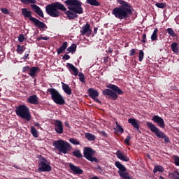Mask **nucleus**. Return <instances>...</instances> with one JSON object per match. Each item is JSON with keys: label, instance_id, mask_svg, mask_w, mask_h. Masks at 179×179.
Segmentation results:
<instances>
[{"label": "nucleus", "instance_id": "4be33fe9", "mask_svg": "<svg viewBox=\"0 0 179 179\" xmlns=\"http://www.w3.org/2000/svg\"><path fill=\"white\" fill-rule=\"evenodd\" d=\"M116 156H117V159H120V160H122V162H129V158L128 157L124 155V153H122L120 150L117 151Z\"/></svg>", "mask_w": 179, "mask_h": 179}, {"label": "nucleus", "instance_id": "bf43d9fd", "mask_svg": "<svg viewBox=\"0 0 179 179\" xmlns=\"http://www.w3.org/2000/svg\"><path fill=\"white\" fill-rule=\"evenodd\" d=\"M35 127H37L38 128H40V123H35L34 124Z\"/></svg>", "mask_w": 179, "mask_h": 179}, {"label": "nucleus", "instance_id": "a211bd4d", "mask_svg": "<svg viewBox=\"0 0 179 179\" xmlns=\"http://www.w3.org/2000/svg\"><path fill=\"white\" fill-rule=\"evenodd\" d=\"M66 67L69 71H71V73L72 75H73L74 76H78V75L79 74V71L76 67H75V66H73V64L71 63H67Z\"/></svg>", "mask_w": 179, "mask_h": 179}, {"label": "nucleus", "instance_id": "412c9836", "mask_svg": "<svg viewBox=\"0 0 179 179\" xmlns=\"http://www.w3.org/2000/svg\"><path fill=\"white\" fill-rule=\"evenodd\" d=\"M28 103H29V104H34V106H37V104H38V97L37 96V95L34 94V95H31L29 96L28 98Z\"/></svg>", "mask_w": 179, "mask_h": 179}, {"label": "nucleus", "instance_id": "cd10ccee", "mask_svg": "<svg viewBox=\"0 0 179 179\" xmlns=\"http://www.w3.org/2000/svg\"><path fill=\"white\" fill-rule=\"evenodd\" d=\"M85 138L86 139H87V141H90L91 142H94V141H96V136L90 133H86Z\"/></svg>", "mask_w": 179, "mask_h": 179}, {"label": "nucleus", "instance_id": "7ed1b4c3", "mask_svg": "<svg viewBox=\"0 0 179 179\" xmlns=\"http://www.w3.org/2000/svg\"><path fill=\"white\" fill-rule=\"evenodd\" d=\"M108 89L104 90L102 92L103 96H108V99L115 101L118 99V96L124 94V91L120 90V87L113 84H109L106 85Z\"/></svg>", "mask_w": 179, "mask_h": 179}, {"label": "nucleus", "instance_id": "f3484780", "mask_svg": "<svg viewBox=\"0 0 179 179\" xmlns=\"http://www.w3.org/2000/svg\"><path fill=\"white\" fill-rule=\"evenodd\" d=\"M40 72V67L38 66H32L29 69V72H28V75L31 76V78H36L37 74Z\"/></svg>", "mask_w": 179, "mask_h": 179}, {"label": "nucleus", "instance_id": "603ef678", "mask_svg": "<svg viewBox=\"0 0 179 179\" xmlns=\"http://www.w3.org/2000/svg\"><path fill=\"white\" fill-rule=\"evenodd\" d=\"M141 43H146V34H143L142 36Z\"/></svg>", "mask_w": 179, "mask_h": 179}, {"label": "nucleus", "instance_id": "6e6552de", "mask_svg": "<svg viewBox=\"0 0 179 179\" xmlns=\"http://www.w3.org/2000/svg\"><path fill=\"white\" fill-rule=\"evenodd\" d=\"M53 146L64 155L71 150V144L64 140H58L53 143Z\"/></svg>", "mask_w": 179, "mask_h": 179}, {"label": "nucleus", "instance_id": "37998d69", "mask_svg": "<svg viewBox=\"0 0 179 179\" xmlns=\"http://www.w3.org/2000/svg\"><path fill=\"white\" fill-rule=\"evenodd\" d=\"M18 41L19 43H23L24 41V35L23 34L19 35Z\"/></svg>", "mask_w": 179, "mask_h": 179}, {"label": "nucleus", "instance_id": "09e8293b", "mask_svg": "<svg viewBox=\"0 0 179 179\" xmlns=\"http://www.w3.org/2000/svg\"><path fill=\"white\" fill-rule=\"evenodd\" d=\"M30 55V52H25L24 55L22 57V59H24V61H26V59H29V55Z\"/></svg>", "mask_w": 179, "mask_h": 179}, {"label": "nucleus", "instance_id": "ddd939ff", "mask_svg": "<svg viewBox=\"0 0 179 179\" xmlns=\"http://www.w3.org/2000/svg\"><path fill=\"white\" fill-rule=\"evenodd\" d=\"M92 29H90V24H89V22H87L86 24H85L83 27H82V30H80V34L82 36H85L86 34V36L87 37H90V36H92Z\"/></svg>", "mask_w": 179, "mask_h": 179}, {"label": "nucleus", "instance_id": "473e14b6", "mask_svg": "<svg viewBox=\"0 0 179 179\" xmlns=\"http://www.w3.org/2000/svg\"><path fill=\"white\" fill-rule=\"evenodd\" d=\"M31 134L34 138H38V131H37L34 126L31 127Z\"/></svg>", "mask_w": 179, "mask_h": 179}, {"label": "nucleus", "instance_id": "4468645a", "mask_svg": "<svg viewBox=\"0 0 179 179\" xmlns=\"http://www.w3.org/2000/svg\"><path fill=\"white\" fill-rule=\"evenodd\" d=\"M53 124L55 125V131L57 134H64V124H62V122L61 120H55Z\"/></svg>", "mask_w": 179, "mask_h": 179}, {"label": "nucleus", "instance_id": "4c0bfd02", "mask_svg": "<svg viewBox=\"0 0 179 179\" xmlns=\"http://www.w3.org/2000/svg\"><path fill=\"white\" fill-rule=\"evenodd\" d=\"M172 178L179 179V173L178 171H175L173 173H171Z\"/></svg>", "mask_w": 179, "mask_h": 179}, {"label": "nucleus", "instance_id": "58836bf2", "mask_svg": "<svg viewBox=\"0 0 179 179\" xmlns=\"http://www.w3.org/2000/svg\"><path fill=\"white\" fill-rule=\"evenodd\" d=\"M69 142L73 145H80V142L76 140V138H69Z\"/></svg>", "mask_w": 179, "mask_h": 179}, {"label": "nucleus", "instance_id": "2eb2a0df", "mask_svg": "<svg viewBox=\"0 0 179 179\" xmlns=\"http://www.w3.org/2000/svg\"><path fill=\"white\" fill-rule=\"evenodd\" d=\"M69 167L73 174H76L77 176H80L83 173V170L80 169L79 166H76L73 165L72 163L69 164Z\"/></svg>", "mask_w": 179, "mask_h": 179}, {"label": "nucleus", "instance_id": "423d86ee", "mask_svg": "<svg viewBox=\"0 0 179 179\" xmlns=\"http://www.w3.org/2000/svg\"><path fill=\"white\" fill-rule=\"evenodd\" d=\"M146 125L149 129H150L151 132H153L157 137L159 139H164L166 143H170V138H169L163 131H160V129H159V128H157L153 123L147 122Z\"/></svg>", "mask_w": 179, "mask_h": 179}, {"label": "nucleus", "instance_id": "bb28decb", "mask_svg": "<svg viewBox=\"0 0 179 179\" xmlns=\"http://www.w3.org/2000/svg\"><path fill=\"white\" fill-rule=\"evenodd\" d=\"M158 171L159 173H163L164 171V168L160 165L155 166L153 169L154 174H156Z\"/></svg>", "mask_w": 179, "mask_h": 179}, {"label": "nucleus", "instance_id": "dca6fc26", "mask_svg": "<svg viewBox=\"0 0 179 179\" xmlns=\"http://www.w3.org/2000/svg\"><path fill=\"white\" fill-rule=\"evenodd\" d=\"M152 120L154 121V122H156V124H157L160 128H164L166 127L164 120H163L160 116L155 115L152 117Z\"/></svg>", "mask_w": 179, "mask_h": 179}, {"label": "nucleus", "instance_id": "f8f14e48", "mask_svg": "<svg viewBox=\"0 0 179 179\" xmlns=\"http://www.w3.org/2000/svg\"><path fill=\"white\" fill-rule=\"evenodd\" d=\"M88 96L92 100H94L96 103H98V104H101V101L99 100V99H96V97H99V92L93 88H90L87 90Z\"/></svg>", "mask_w": 179, "mask_h": 179}, {"label": "nucleus", "instance_id": "39448f33", "mask_svg": "<svg viewBox=\"0 0 179 179\" xmlns=\"http://www.w3.org/2000/svg\"><path fill=\"white\" fill-rule=\"evenodd\" d=\"M15 113L18 117L26 120V121H30L31 120V114H30V110L26 105H20L15 108Z\"/></svg>", "mask_w": 179, "mask_h": 179}, {"label": "nucleus", "instance_id": "680f3d73", "mask_svg": "<svg viewBox=\"0 0 179 179\" xmlns=\"http://www.w3.org/2000/svg\"><path fill=\"white\" fill-rule=\"evenodd\" d=\"M159 179H164V177L160 176Z\"/></svg>", "mask_w": 179, "mask_h": 179}, {"label": "nucleus", "instance_id": "f257e3e1", "mask_svg": "<svg viewBox=\"0 0 179 179\" xmlns=\"http://www.w3.org/2000/svg\"><path fill=\"white\" fill-rule=\"evenodd\" d=\"M64 3L69 10H66L64 4L57 1L45 6L46 13L51 16V17H59L61 16L59 10H62V12H64L69 20H75V19H78V15L83 13L82 1L79 0H66Z\"/></svg>", "mask_w": 179, "mask_h": 179}, {"label": "nucleus", "instance_id": "79ce46f5", "mask_svg": "<svg viewBox=\"0 0 179 179\" xmlns=\"http://www.w3.org/2000/svg\"><path fill=\"white\" fill-rule=\"evenodd\" d=\"M116 124L117 132H120V134H122V132H124V129L121 127V125L118 124L117 122H116Z\"/></svg>", "mask_w": 179, "mask_h": 179}, {"label": "nucleus", "instance_id": "49530a36", "mask_svg": "<svg viewBox=\"0 0 179 179\" xmlns=\"http://www.w3.org/2000/svg\"><path fill=\"white\" fill-rule=\"evenodd\" d=\"M173 160H174V163H175L176 166H179V157L174 156L173 157Z\"/></svg>", "mask_w": 179, "mask_h": 179}, {"label": "nucleus", "instance_id": "e433bc0d", "mask_svg": "<svg viewBox=\"0 0 179 179\" xmlns=\"http://www.w3.org/2000/svg\"><path fill=\"white\" fill-rule=\"evenodd\" d=\"M167 33L169 34V36H171L172 37H176V32H174V30H173L171 28L167 29Z\"/></svg>", "mask_w": 179, "mask_h": 179}, {"label": "nucleus", "instance_id": "7c9ffc66", "mask_svg": "<svg viewBox=\"0 0 179 179\" xmlns=\"http://www.w3.org/2000/svg\"><path fill=\"white\" fill-rule=\"evenodd\" d=\"M72 154L75 157H77L78 159H81V157H83L82 152H80V150H76L72 152Z\"/></svg>", "mask_w": 179, "mask_h": 179}, {"label": "nucleus", "instance_id": "6ab92c4d", "mask_svg": "<svg viewBox=\"0 0 179 179\" xmlns=\"http://www.w3.org/2000/svg\"><path fill=\"white\" fill-rule=\"evenodd\" d=\"M31 8L34 9L35 13H37L38 16L44 17V13H43V10H41L40 6H37V4H31Z\"/></svg>", "mask_w": 179, "mask_h": 179}, {"label": "nucleus", "instance_id": "2f4dec72", "mask_svg": "<svg viewBox=\"0 0 179 179\" xmlns=\"http://www.w3.org/2000/svg\"><path fill=\"white\" fill-rule=\"evenodd\" d=\"M24 50H26V48L24 47V45H17V50L16 52H17V54H23V52L24 51Z\"/></svg>", "mask_w": 179, "mask_h": 179}, {"label": "nucleus", "instance_id": "6e6d98bb", "mask_svg": "<svg viewBox=\"0 0 179 179\" xmlns=\"http://www.w3.org/2000/svg\"><path fill=\"white\" fill-rule=\"evenodd\" d=\"M101 135H103V136H107V133H106V131H101Z\"/></svg>", "mask_w": 179, "mask_h": 179}, {"label": "nucleus", "instance_id": "3c124183", "mask_svg": "<svg viewBox=\"0 0 179 179\" xmlns=\"http://www.w3.org/2000/svg\"><path fill=\"white\" fill-rule=\"evenodd\" d=\"M129 141H131V136H127L124 139V143L129 145Z\"/></svg>", "mask_w": 179, "mask_h": 179}, {"label": "nucleus", "instance_id": "c756f323", "mask_svg": "<svg viewBox=\"0 0 179 179\" xmlns=\"http://www.w3.org/2000/svg\"><path fill=\"white\" fill-rule=\"evenodd\" d=\"M77 45L75 43H73L70 47L67 48L66 54H69V52H75L76 51Z\"/></svg>", "mask_w": 179, "mask_h": 179}, {"label": "nucleus", "instance_id": "de8ad7c7", "mask_svg": "<svg viewBox=\"0 0 179 179\" xmlns=\"http://www.w3.org/2000/svg\"><path fill=\"white\" fill-rule=\"evenodd\" d=\"M1 10L2 13H4V15H9V10H8L6 8H1Z\"/></svg>", "mask_w": 179, "mask_h": 179}, {"label": "nucleus", "instance_id": "c85d7f7f", "mask_svg": "<svg viewBox=\"0 0 179 179\" xmlns=\"http://www.w3.org/2000/svg\"><path fill=\"white\" fill-rule=\"evenodd\" d=\"M159 31V29L157 28H155L154 29L153 33L151 35V41H156L157 40V33Z\"/></svg>", "mask_w": 179, "mask_h": 179}, {"label": "nucleus", "instance_id": "aec40b11", "mask_svg": "<svg viewBox=\"0 0 179 179\" xmlns=\"http://www.w3.org/2000/svg\"><path fill=\"white\" fill-rule=\"evenodd\" d=\"M128 122H129V124H131L132 125V127H134L135 128V129H136V131H138V132H141V130L139 129L140 124H139V122H138V120H136V119L129 118Z\"/></svg>", "mask_w": 179, "mask_h": 179}, {"label": "nucleus", "instance_id": "9b49d317", "mask_svg": "<svg viewBox=\"0 0 179 179\" xmlns=\"http://www.w3.org/2000/svg\"><path fill=\"white\" fill-rule=\"evenodd\" d=\"M83 152L84 157H85L87 160H89L90 162H95V163L99 162V159L93 157V149L89 147H85Z\"/></svg>", "mask_w": 179, "mask_h": 179}, {"label": "nucleus", "instance_id": "393cba45", "mask_svg": "<svg viewBox=\"0 0 179 179\" xmlns=\"http://www.w3.org/2000/svg\"><path fill=\"white\" fill-rule=\"evenodd\" d=\"M171 48L173 52H174L175 54H178L179 48H178V43H177V42H173L171 45Z\"/></svg>", "mask_w": 179, "mask_h": 179}, {"label": "nucleus", "instance_id": "ea45409f", "mask_svg": "<svg viewBox=\"0 0 179 179\" xmlns=\"http://www.w3.org/2000/svg\"><path fill=\"white\" fill-rule=\"evenodd\" d=\"M144 56H145V53L143 52V50H139L138 58H139L140 62H142Z\"/></svg>", "mask_w": 179, "mask_h": 179}, {"label": "nucleus", "instance_id": "052dcab7", "mask_svg": "<svg viewBox=\"0 0 179 179\" xmlns=\"http://www.w3.org/2000/svg\"><path fill=\"white\" fill-rule=\"evenodd\" d=\"M65 125L66 127H68V128H69V123H68V122H65Z\"/></svg>", "mask_w": 179, "mask_h": 179}, {"label": "nucleus", "instance_id": "f03ea898", "mask_svg": "<svg viewBox=\"0 0 179 179\" xmlns=\"http://www.w3.org/2000/svg\"><path fill=\"white\" fill-rule=\"evenodd\" d=\"M118 3L121 6L113 8L112 15H114L115 17L119 19V20H127V17H131L132 16V6L124 0H119Z\"/></svg>", "mask_w": 179, "mask_h": 179}, {"label": "nucleus", "instance_id": "c03bdc74", "mask_svg": "<svg viewBox=\"0 0 179 179\" xmlns=\"http://www.w3.org/2000/svg\"><path fill=\"white\" fill-rule=\"evenodd\" d=\"M96 170H98V173H99V174L104 176V171L100 167V165L96 166Z\"/></svg>", "mask_w": 179, "mask_h": 179}, {"label": "nucleus", "instance_id": "72a5a7b5", "mask_svg": "<svg viewBox=\"0 0 179 179\" xmlns=\"http://www.w3.org/2000/svg\"><path fill=\"white\" fill-rule=\"evenodd\" d=\"M22 3H24V5H29V3H36L37 2V0H20Z\"/></svg>", "mask_w": 179, "mask_h": 179}, {"label": "nucleus", "instance_id": "a19ab883", "mask_svg": "<svg viewBox=\"0 0 179 179\" xmlns=\"http://www.w3.org/2000/svg\"><path fill=\"white\" fill-rule=\"evenodd\" d=\"M30 69H31L30 66H26L22 68V72H23V73L30 72Z\"/></svg>", "mask_w": 179, "mask_h": 179}, {"label": "nucleus", "instance_id": "5701e85b", "mask_svg": "<svg viewBox=\"0 0 179 179\" xmlns=\"http://www.w3.org/2000/svg\"><path fill=\"white\" fill-rule=\"evenodd\" d=\"M62 90H64V93H66L69 96H71V94H72V90H71V87H69V85H68L67 84L62 83Z\"/></svg>", "mask_w": 179, "mask_h": 179}, {"label": "nucleus", "instance_id": "13d9d810", "mask_svg": "<svg viewBox=\"0 0 179 179\" xmlns=\"http://www.w3.org/2000/svg\"><path fill=\"white\" fill-rule=\"evenodd\" d=\"M108 52H110V54H113V48H109Z\"/></svg>", "mask_w": 179, "mask_h": 179}, {"label": "nucleus", "instance_id": "f704fd0d", "mask_svg": "<svg viewBox=\"0 0 179 179\" xmlns=\"http://www.w3.org/2000/svg\"><path fill=\"white\" fill-rule=\"evenodd\" d=\"M78 78L80 82H82V83H86V81H85V74H83V73L80 72L78 73Z\"/></svg>", "mask_w": 179, "mask_h": 179}, {"label": "nucleus", "instance_id": "20e7f679", "mask_svg": "<svg viewBox=\"0 0 179 179\" xmlns=\"http://www.w3.org/2000/svg\"><path fill=\"white\" fill-rule=\"evenodd\" d=\"M22 15L24 16V19L29 18V20L34 23L35 27H38V29H45V27H47L45 23L33 17V13L31 11H29L27 8H22Z\"/></svg>", "mask_w": 179, "mask_h": 179}, {"label": "nucleus", "instance_id": "1a4fd4ad", "mask_svg": "<svg viewBox=\"0 0 179 179\" xmlns=\"http://www.w3.org/2000/svg\"><path fill=\"white\" fill-rule=\"evenodd\" d=\"M48 92L51 94V99L53 100L54 103L58 104L59 106H63L65 103V99L64 96L59 94L58 90L55 88H49Z\"/></svg>", "mask_w": 179, "mask_h": 179}, {"label": "nucleus", "instance_id": "8fccbe9b", "mask_svg": "<svg viewBox=\"0 0 179 179\" xmlns=\"http://www.w3.org/2000/svg\"><path fill=\"white\" fill-rule=\"evenodd\" d=\"M136 54V52L135 51V49H131L129 50V57H133V55H135Z\"/></svg>", "mask_w": 179, "mask_h": 179}, {"label": "nucleus", "instance_id": "4d7b16f0", "mask_svg": "<svg viewBox=\"0 0 179 179\" xmlns=\"http://www.w3.org/2000/svg\"><path fill=\"white\" fill-rule=\"evenodd\" d=\"M97 30H99V28H97V27H94V34H97Z\"/></svg>", "mask_w": 179, "mask_h": 179}, {"label": "nucleus", "instance_id": "a878e982", "mask_svg": "<svg viewBox=\"0 0 179 179\" xmlns=\"http://www.w3.org/2000/svg\"><path fill=\"white\" fill-rule=\"evenodd\" d=\"M87 3L91 5V6H100L101 5L97 0H87Z\"/></svg>", "mask_w": 179, "mask_h": 179}, {"label": "nucleus", "instance_id": "0eeeda50", "mask_svg": "<svg viewBox=\"0 0 179 179\" xmlns=\"http://www.w3.org/2000/svg\"><path fill=\"white\" fill-rule=\"evenodd\" d=\"M38 170L40 173H50L52 168L51 167V162H48L45 157L40 156L38 162Z\"/></svg>", "mask_w": 179, "mask_h": 179}, {"label": "nucleus", "instance_id": "c9c22d12", "mask_svg": "<svg viewBox=\"0 0 179 179\" xmlns=\"http://www.w3.org/2000/svg\"><path fill=\"white\" fill-rule=\"evenodd\" d=\"M155 6H157V8H159V9H164V8L166 6V3H155Z\"/></svg>", "mask_w": 179, "mask_h": 179}, {"label": "nucleus", "instance_id": "864d4df0", "mask_svg": "<svg viewBox=\"0 0 179 179\" xmlns=\"http://www.w3.org/2000/svg\"><path fill=\"white\" fill-rule=\"evenodd\" d=\"M62 59H66L67 61L68 59H71V56H69V55L65 54L63 56Z\"/></svg>", "mask_w": 179, "mask_h": 179}, {"label": "nucleus", "instance_id": "b1692460", "mask_svg": "<svg viewBox=\"0 0 179 179\" xmlns=\"http://www.w3.org/2000/svg\"><path fill=\"white\" fill-rule=\"evenodd\" d=\"M67 48L68 42H64L63 44L59 47V48L57 49L58 55H59V54H62V52H64Z\"/></svg>", "mask_w": 179, "mask_h": 179}, {"label": "nucleus", "instance_id": "a18cd8bd", "mask_svg": "<svg viewBox=\"0 0 179 179\" xmlns=\"http://www.w3.org/2000/svg\"><path fill=\"white\" fill-rule=\"evenodd\" d=\"M38 41H41V40H50V37L48 36H39L36 38Z\"/></svg>", "mask_w": 179, "mask_h": 179}, {"label": "nucleus", "instance_id": "5fc2aeb1", "mask_svg": "<svg viewBox=\"0 0 179 179\" xmlns=\"http://www.w3.org/2000/svg\"><path fill=\"white\" fill-rule=\"evenodd\" d=\"M109 59H110V57L108 56L104 57H103V64H108Z\"/></svg>", "mask_w": 179, "mask_h": 179}, {"label": "nucleus", "instance_id": "9d476101", "mask_svg": "<svg viewBox=\"0 0 179 179\" xmlns=\"http://www.w3.org/2000/svg\"><path fill=\"white\" fill-rule=\"evenodd\" d=\"M115 165L116 166L117 169H119L118 174L121 178L123 179H132L131 176H129V173L127 171V168L122 164L120 162H115Z\"/></svg>", "mask_w": 179, "mask_h": 179}]
</instances>
